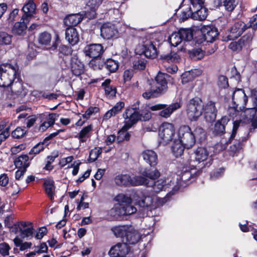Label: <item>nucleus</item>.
Listing matches in <instances>:
<instances>
[{
    "instance_id": "f257e3e1",
    "label": "nucleus",
    "mask_w": 257,
    "mask_h": 257,
    "mask_svg": "<svg viewBox=\"0 0 257 257\" xmlns=\"http://www.w3.org/2000/svg\"><path fill=\"white\" fill-rule=\"evenodd\" d=\"M178 136L179 142L185 145L186 149H189L195 145L197 140L200 142L204 140L206 133L198 125H194L193 130L188 125H182L179 128Z\"/></svg>"
},
{
    "instance_id": "f03ea898",
    "label": "nucleus",
    "mask_w": 257,
    "mask_h": 257,
    "mask_svg": "<svg viewBox=\"0 0 257 257\" xmlns=\"http://www.w3.org/2000/svg\"><path fill=\"white\" fill-rule=\"evenodd\" d=\"M118 202L110 210V215L116 220H121L126 216L136 213L137 208L132 205V199L123 194H119L115 197Z\"/></svg>"
},
{
    "instance_id": "7ed1b4c3",
    "label": "nucleus",
    "mask_w": 257,
    "mask_h": 257,
    "mask_svg": "<svg viewBox=\"0 0 257 257\" xmlns=\"http://www.w3.org/2000/svg\"><path fill=\"white\" fill-rule=\"evenodd\" d=\"M112 230L116 237L121 238L123 243L135 244L139 240V235L133 230L131 226H117L113 227Z\"/></svg>"
},
{
    "instance_id": "20e7f679",
    "label": "nucleus",
    "mask_w": 257,
    "mask_h": 257,
    "mask_svg": "<svg viewBox=\"0 0 257 257\" xmlns=\"http://www.w3.org/2000/svg\"><path fill=\"white\" fill-rule=\"evenodd\" d=\"M19 74L17 65L10 64L0 65V86H10Z\"/></svg>"
},
{
    "instance_id": "39448f33",
    "label": "nucleus",
    "mask_w": 257,
    "mask_h": 257,
    "mask_svg": "<svg viewBox=\"0 0 257 257\" xmlns=\"http://www.w3.org/2000/svg\"><path fill=\"white\" fill-rule=\"evenodd\" d=\"M168 76L166 74L159 72L155 78V81L153 82L149 90L145 92L143 96H152L158 95H162L167 90V83L166 77Z\"/></svg>"
},
{
    "instance_id": "423d86ee",
    "label": "nucleus",
    "mask_w": 257,
    "mask_h": 257,
    "mask_svg": "<svg viewBox=\"0 0 257 257\" xmlns=\"http://www.w3.org/2000/svg\"><path fill=\"white\" fill-rule=\"evenodd\" d=\"M203 104L200 97H193L187 105V115L191 121H196L202 115Z\"/></svg>"
},
{
    "instance_id": "0eeeda50",
    "label": "nucleus",
    "mask_w": 257,
    "mask_h": 257,
    "mask_svg": "<svg viewBox=\"0 0 257 257\" xmlns=\"http://www.w3.org/2000/svg\"><path fill=\"white\" fill-rule=\"evenodd\" d=\"M114 182L119 186L130 187L141 186L144 178L135 176L133 178L128 174H119L114 178Z\"/></svg>"
},
{
    "instance_id": "6e6552de",
    "label": "nucleus",
    "mask_w": 257,
    "mask_h": 257,
    "mask_svg": "<svg viewBox=\"0 0 257 257\" xmlns=\"http://www.w3.org/2000/svg\"><path fill=\"white\" fill-rule=\"evenodd\" d=\"M139 103L140 102L137 101V104H134L132 107L127 108L123 113V116L125 119L124 124L127 125L128 127H131L140 120Z\"/></svg>"
},
{
    "instance_id": "1a4fd4ad",
    "label": "nucleus",
    "mask_w": 257,
    "mask_h": 257,
    "mask_svg": "<svg viewBox=\"0 0 257 257\" xmlns=\"http://www.w3.org/2000/svg\"><path fill=\"white\" fill-rule=\"evenodd\" d=\"M176 133L174 125L168 122H164L159 128V136L161 139L167 144L172 141Z\"/></svg>"
},
{
    "instance_id": "9d476101",
    "label": "nucleus",
    "mask_w": 257,
    "mask_h": 257,
    "mask_svg": "<svg viewBox=\"0 0 257 257\" xmlns=\"http://www.w3.org/2000/svg\"><path fill=\"white\" fill-rule=\"evenodd\" d=\"M195 160L199 163H202V169L209 167L212 164L213 159L210 156L209 157V152L205 147H199L194 152Z\"/></svg>"
},
{
    "instance_id": "9b49d317",
    "label": "nucleus",
    "mask_w": 257,
    "mask_h": 257,
    "mask_svg": "<svg viewBox=\"0 0 257 257\" xmlns=\"http://www.w3.org/2000/svg\"><path fill=\"white\" fill-rule=\"evenodd\" d=\"M139 174L140 175L136 176L141 177L144 178V180L143 183H142L141 185H145L147 187L150 186L149 179L155 181L161 176V173L157 169L154 168L146 167L142 168L139 170Z\"/></svg>"
},
{
    "instance_id": "f8f14e48",
    "label": "nucleus",
    "mask_w": 257,
    "mask_h": 257,
    "mask_svg": "<svg viewBox=\"0 0 257 257\" xmlns=\"http://www.w3.org/2000/svg\"><path fill=\"white\" fill-rule=\"evenodd\" d=\"M246 25L241 21H238L234 23L231 27L229 34L226 36V39L224 41H229L237 38L246 30Z\"/></svg>"
},
{
    "instance_id": "ddd939ff",
    "label": "nucleus",
    "mask_w": 257,
    "mask_h": 257,
    "mask_svg": "<svg viewBox=\"0 0 257 257\" xmlns=\"http://www.w3.org/2000/svg\"><path fill=\"white\" fill-rule=\"evenodd\" d=\"M253 36V32H249L244 35L237 42H232L229 45V48L233 51H239L244 47L249 45L252 41Z\"/></svg>"
},
{
    "instance_id": "4468645a",
    "label": "nucleus",
    "mask_w": 257,
    "mask_h": 257,
    "mask_svg": "<svg viewBox=\"0 0 257 257\" xmlns=\"http://www.w3.org/2000/svg\"><path fill=\"white\" fill-rule=\"evenodd\" d=\"M177 167L181 171V180L185 182L191 181L192 179H195L202 172L201 170L198 169L197 171L192 172V169L190 170L187 163H183L181 166H178Z\"/></svg>"
},
{
    "instance_id": "2eb2a0df",
    "label": "nucleus",
    "mask_w": 257,
    "mask_h": 257,
    "mask_svg": "<svg viewBox=\"0 0 257 257\" xmlns=\"http://www.w3.org/2000/svg\"><path fill=\"white\" fill-rule=\"evenodd\" d=\"M127 245L123 243H118L111 247L109 251L110 257H126L130 250Z\"/></svg>"
},
{
    "instance_id": "dca6fc26",
    "label": "nucleus",
    "mask_w": 257,
    "mask_h": 257,
    "mask_svg": "<svg viewBox=\"0 0 257 257\" xmlns=\"http://www.w3.org/2000/svg\"><path fill=\"white\" fill-rule=\"evenodd\" d=\"M86 56L93 58L99 57L103 52V47L100 44H93L87 45L84 49Z\"/></svg>"
},
{
    "instance_id": "f3484780",
    "label": "nucleus",
    "mask_w": 257,
    "mask_h": 257,
    "mask_svg": "<svg viewBox=\"0 0 257 257\" xmlns=\"http://www.w3.org/2000/svg\"><path fill=\"white\" fill-rule=\"evenodd\" d=\"M201 31L205 40L208 42H213L218 35L217 29L212 26H204Z\"/></svg>"
},
{
    "instance_id": "a211bd4d",
    "label": "nucleus",
    "mask_w": 257,
    "mask_h": 257,
    "mask_svg": "<svg viewBox=\"0 0 257 257\" xmlns=\"http://www.w3.org/2000/svg\"><path fill=\"white\" fill-rule=\"evenodd\" d=\"M117 33V31L115 26L110 23H104L101 27L100 35L103 39H111Z\"/></svg>"
},
{
    "instance_id": "6ab92c4d",
    "label": "nucleus",
    "mask_w": 257,
    "mask_h": 257,
    "mask_svg": "<svg viewBox=\"0 0 257 257\" xmlns=\"http://www.w3.org/2000/svg\"><path fill=\"white\" fill-rule=\"evenodd\" d=\"M230 119L227 116H223L217 120L214 125L213 133L216 136H221L225 133V126Z\"/></svg>"
},
{
    "instance_id": "aec40b11",
    "label": "nucleus",
    "mask_w": 257,
    "mask_h": 257,
    "mask_svg": "<svg viewBox=\"0 0 257 257\" xmlns=\"http://www.w3.org/2000/svg\"><path fill=\"white\" fill-rule=\"evenodd\" d=\"M142 157L145 161L152 167H155L158 163V155L152 150H144L142 153Z\"/></svg>"
},
{
    "instance_id": "412c9836",
    "label": "nucleus",
    "mask_w": 257,
    "mask_h": 257,
    "mask_svg": "<svg viewBox=\"0 0 257 257\" xmlns=\"http://www.w3.org/2000/svg\"><path fill=\"white\" fill-rule=\"evenodd\" d=\"M248 101V97H243V104L244 108L240 113V117L245 122L249 123V121L252 119L253 117L256 115L257 113L256 110L252 108H246L245 107L247 101Z\"/></svg>"
},
{
    "instance_id": "4be33fe9",
    "label": "nucleus",
    "mask_w": 257,
    "mask_h": 257,
    "mask_svg": "<svg viewBox=\"0 0 257 257\" xmlns=\"http://www.w3.org/2000/svg\"><path fill=\"white\" fill-rule=\"evenodd\" d=\"M36 5L32 0H29L23 6L22 10L24 13L22 17V20L26 19V21L29 19L33 17L36 13Z\"/></svg>"
},
{
    "instance_id": "5701e85b",
    "label": "nucleus",
    "mask_w": 257,
    "mask_h": 257,
    "mask_svg": "<svg viewBox=\"0 0 257 257\" xmlns=\"http://www.w3.org/2000/svg\"><path fill=\"white\" fill-rule=\"evenodd\" d=\"M43 186L45 193L51 201L54 200V196L55 194V190L56 186L55 182L52 179L48 178L45 179L43 182Z\"/></svg>"
},
{
    "instance_id": "b1692460",
    "label": "nucleus",
    "mask_w": 257,
    "mask_h": 257,
    "mask_svg": "<svg viewBox=\"0 0 257 257\" xmlns=\"http://www.w3.org/2000/svg\"><path fill=\"white\" fill-rule=\"evenodd\" d=\"M33 157L30 158L27 154H22L19 157H16L14 160V164L16 168H23L27 169L31 164V161Z\"/></svg>"
},
{
    "instance_id": "393cba45",
    "label": "nucleus",
    "mask_w": 257,
    "mask_h": 257,
    "mask_svg": "<svg viewBox=\"0 0 257 257\" xmlns=\"http://www.w3.org/2000/svg\"><path fill=\"white\" fill-rule=\"evenodd\" d=\"M246 141V139L245 137L242 138L241 140H235L233 144L231 145L228 150L229 155L232 157L237 156L239 152L242 149L244 146V142Z\"/></svg>"
},
{
    "instance_id": "a878e982",
    "label": "nucleus",
    "mask_w": 257,
    "mask_h": 257,
    "mask_svg": "<svg viewBox=\"0 0 257 257\" xmlns=\"http://www.w3.org/2000/svg\"><path fill=\"white\" fill-rule=\"evenodd\" d=\"M92 131V124H89L83 127L75 137L79 140L80 143H85L87 140L90 138L91 136V133Z\"/></svg>"
},
{
    "instance_id": "bb28decb",
    "label": "nucleus",
    "mask_w": 257,
    "mask_h": 257,
    "mask_svg": "<svg viewBox=\"0 0 257 257\" xmlns=\"http://www.w3.org/2000/svg\"><path fill=\"white\" fill-rule=\"evenodd\" d=\"M181 97L179 98V101L170 104L168 107H167L166 106L165 108L162 109L159 112V115L165 118L169 117L175 110L181 107Z\"/></svg>"
},
{
    "instance_id": "cd10ccee",
    "label": "nucleus",
    "mask_w": 257,
    "mask_h": 257,
    "mask_svg": "<svg viewBox=\"0 0 257 257\" xmlns=\"http://www.w3.org/2000/svg\"><path fill=\"white\" fill-rule=\"evenodd\" d=\"M205 116L210 117L209 121L214 120L216 116L217 110L215 107V102L209 101L206 105L205 108Z\"/></svg>"
},
{
    "instance_id": "c85d7f7f",
    "label": "nucleus",
    "mask_w": 257,
    "mask_h": 257,
    "mask_svg": "<svg viewBox=\"0 0 257 257\" xmlns=\"http://www.w3.org/2000/svg\"><path fill=\"white\" fill-rule=\"evenodd\" d=\"M244 108V105L239 106V104L234 101V97H232V106L228 108L227 112L229 116L234 118L240 115L242 110Z\"/></svg>"
},
{
    "instance_id": "c756f323",
    "label": "nucleus",
    "mask_w": 257,
    "mask_h": 257,
    "mask_svg": "<svg viewBox=\"0 0 257 257\" xmlns=\"http://www.w3.org/2000/svg\"><path fill=\"white\" fill-rule=\"evenodd\" d=\"M66 39L69 43L75 45L79 41V35L76 29L73 27H69L66 30Z\"/></svg>"
},
{
    "instance_id": "7c9ffc66",
    "label": "nucleus",
    "mask_w": 257,
    "mask_h": 257,
    "mask_svg": "<svg viewBox=\"0 0 257 257\" xmlns=\"http://www.w3.org/2000/svg\"><path fill=\"white\" fill-rule=\"evenodd\" d=\"M82 18V15L79 14H71L65 18L64 24L69 27H73L78 24Z\"/></svg>"
},
{
    "instance_id": "2f4dec72",
    "label": "nucleus",
    "mask_w": 257,
    "mask_h": 257,
    "mask_svg": "<svg viewBox=\"0 0 257 257\" xmlns=\"http://www.w3.org/2000/svg\"><path fill=\"white\" fill-rule=\"evenodd\" d=\"M71 71L74 75L78 76L82 74L84 72V64L77 59L73 60L71 62Z\"/></svg>"
},
{
    "instance_id": "473e14b6",
    "label": "nucleus",
    "mask_w": 257,
    "mask_h": 257,
    "mask_svg": "<svg viewBox=\"0 0 257 257\" xmlns=\"http://www.w3.org/2000/svg\"><path fill=\"white\" fill-rule=\"evenodd\" d=\"M124 106V103L123 102L116 103L113 107L105 113L103 117L104 119H107L113 116H115L121 111Z\"/></svg>"
},
{
    "instance_id": "72a5a7b5",
    "label": "nucleus",
    "mask_w": 257,
    "mask_h": 257,
    "mask_svg": "<svg viewBox=\"0 0 257 257\" xmlns=\"http://www.w3.org/2000/svg\"><path fill=\"white\" fill-rule=\"evenodd\" d=\"M127 125L124 124L121 129L117 132L116 140L118 143H121L124 141H128L131 138V135L127 130L131 127H128Z\"/></svg>"
},
{
    "instance_id": "f704fd0d",
    "label": "nucleus",
    "mask_w": 257,
    "mask_h": 257,
    "mask_svg": "<svg viewBox=\"0 0 257 257\" xmlns=\"http://www.w3.org/2000/svg\"><path fill=\"white\" fill-rule=\"evenodd\" d=\"M161 59L163 63H172L177 62L179 60V55L174 52L163 54L161 55Z\"/></svg>"
},
{
    "instance_id": "c9c22d12",
    "label": "nucleus",
    "mask_w": 257,
    "mask_h": 257,
    "mask_svg": "<svg viewBox=\"0 0 257 257\" xmlns=\"http://www.w3.org/2000/svg\"><path fill=\"white\" fill-rule=\"evenodd\" d=\"M185 148V145L181 142L177 143L175 142L172 146L171 150L175 157L178 158L181 157L183 154Z\"/></svg>"
},
{
    "instance_id": "e433bc0d",
    "label": "nucleus",
    "mask_w": 257,
    "mask_h": 257,
    "mask_svg": "<svg viewBox=\"0 0 257 257\" xmlns=\"http://www.w3.org/2000/svg\"><path fill=\"white\" fill-rule=\"evenodd\" d=\"M25 20L26 19H21L20 22L15 23L13 28L14 33L17 35H22L26 32L27 27Z\"/></svg>"
},
{
    "instance_id": "4c0bfd02",
    "label": "nucleus",
    "mask_w": 257,
    "mask_h": 257,
    "mask_svg": "<svg viewBox=\"0 0 257 257\" xmlns=\"http://www.w3.org/2000/svg\"><path fill=\"white\" fill-rule=\"evenodd\" d=\"M243 122L241 119L239 120H236L233 121V127H232V130L231 132V134L229 137V138L228 139V140L226 142V145H228L231 143V142L234 139L236 135L237 134V132L238 131V129L241 123H242Z\"/></svg>"
},
{
    "instance_id": "58836bf2",
    "label": "nucleus",
    "mask_w": 257,
    "mask_h": 257,
    "mask_svg": "<svg viewBox=\"0 0 257 257\" xmlns=\"http://www.w3.org/2000/svg\"><path fill=\"white\" fill-rule=\"evenodd\" d=\"M220 4L224 7L225 9L228 12H232L237 4L236 0H218Z\"/></svg>"
},
{
    "instance_id": "ea45409f",
    "label": "nucleus",
    "mask_w": 257,
    "mask_h": 257,
    "mask_svg": "<svg viewBox=\"0 0 257 257\" xmlns=\"http://www.w3.org/2000/svg\"><path fill=\"white\" fill-rule=\"evenodd\" d=\"M207 16V10L205 7L201 8L199 11L192 14V18L194 20L202 21L205 20Z\"/></svg>"
},
{
    "instance_id": "a19ab883",
    "label": "nucleus",
    "mask_w": 257,
    "mask_h": 257,
    "mask_svg": "<svg viewBox=\"0 0 257 257\" xmlns=\"http://www.w3.org/2000/svg\"><path fill=\"white\" fill-rule=\"evenodd\" d=\"M101 153L102 148L100 147H95L94 149H92L90 151L88 161L90 163L95 162Z\"/></svg>"
},
{
    "instance_id": "79ce46f5",
    "label": "nucleus",
    "mask_w": 257,
    "mask_h": 257,
    "mask_svg": "<svg viewBox=\"0 0 257 257\" xmlns=\"http://www.w3.org/2000/svg\"><path fill=\"white\" fill-rule=\"evenodd\" d=\"M144 54L147 57L154 58L157 56V50L152 44H150L148 46H145Z\"/></svg>"
},
{
    "instance_id": "37998d69",
    "label": "nucleus",
    "mask_w": 257,
    "mask_h": 257,
    "mask_svg": "<svg viewBox=\"0 0 257 257\" xmlns=\"http://www.w3.org/2000/svg\"><path fill=\"white\" fill-rule=\"evenodd\" d=\"M28 131L25 126L17 127L12 132V137L14 139H20L23 138L27 133Z\"/></svg>"
},
{
    "instance_id": "c03bdc74",
    "label": "nucleus",
    "mask_w": 257,
    "mask_h": 257,
    "mask_svg": "<svg viewBox=\"0 0 257 257\" xmlns=\"http://www.w3.org/2000/svg\"><path fill=\"white\" fill-rule=\"evenodd\" d=\"M47 147L45 144H44L42 142H40L35 145L30 151L29 155H38L40 152L43 151V150Z\"/></svg>"
},
{
    "instance_id": "a18cd8bd",
    "label": "nucleus",
    "mask_w": 257,
    "mask_h": 257,
    "mask_svg": "<svg viewBox=\"0 0 257 257\" xmlns=\"http://www.w3.org/2000/svg\"><path fill=\"white\" fill-rule=\"evenodd\" d=\"M179 32H175L170 36L169 41L172 46H177L182 41Z\"/></svg>"
},
{
    "instance_id": "49530a36",
    "label": "nucleus",
    "mask_w": 257,
    "mask_h": 257,
    "mask_svg": "<svg viewBox=\"0 0 257 257\" xmlns=\"http://www.w3.org/2000/svg\"><path fill=\"white\" fill-rule=\"evenodd\" d=\"M106 69L111 73L115 72L118 68V63L112 59H108L105 62Z\"/></svg>"
},
{
    "instance_id": "de8ad7c7",
    "label": "nucleus",
    "mask_w": 257,
    "mask_h": 257,
    "mask_svg": "<svg viewBox=\"0 0 257 257\" xmlns=\"http://www.w3.org/2000/svg\"><path fill=\"white\" fill-rule=\"evenodd\" d=\"M179 32L182 40L190 41L193 39V33L191 30L181 29Z\"/></svg>"
},
{
    "instance_id": "09e8293b",
    "label": "nucleus",
    "mask_w": 257,
    "mask_h": 257,
    "mask_svg": "<svg viewBox=\"0 0 257 257\" xmlns=\"http://www.w3.org/2000/svg\"><path fill=\"white\" fill-rule=\"evenodd\" d=\"M182 77V82L183 83H186L190 81H192L195 76L194 75V72L193 71H186L183 73L181 76Z\"/></svg>"
},
{
    "instance_id": "8fccbe9b",
    "label": "nucleus",
    "mask_w": 257,
    "mask_h": 257,
    "mask_svg": "<svg viewBox=\"0 0 257 257\" xmlns=\"http://www.w3.org/2000/svg\"><path fill=\"white\" fill-rule=\"evenodd\" d=\"M192 7L189 8L192 12V14L201 9L204 8L203 2L202 0H191Z\"/></svg>"
},
{
    "instance_id": "3c124183",
    "label": "nucleus",
    "mask_w": 257,
    "mask_h": 257,
    "mask_svg": "<svg viewBox=\"0 0 257 257\" xmlns=\"http://www.w3.org/2000/svg\"><path fill=\"white\" fill-rule=\"evenodd\" d=\"M12 36L6 32L0 33V45H9L12 42Z\"/></svg>"
},
{
    "instance_id": "603ef678",
    "label": "nucleus",
    "mask_w": 257,
    "mask_h": 257,
    "mask_svg": "<svg viewBox=\"0 0 257 257\" xmlns=\"http://www.w3.org/2000/svg\"><path fill=\"white\" fill-rule=\"evenodd\" d=\"M51 40V35L47 32H44L40 34L39 38V42L43 45H48Z\"/></svg>"
},
{
    "instance_id": "864d4df0",
    "label": "nucleus",
    "mask_w": 257,
    "mask_h": 257,
    "mask_svg": "<svg viewBox=\"0 0 257 257\" xmlns=\"http://www.w3.org/2000/svg\"><path fill=\"white\" fill-rule=\"evenodd\" d=\"M140 115V121H149L151 119L152 113L149 110L147 109H142L139 111Z\"/></svg>"
},
{
    "instance_id": "5fc2aeb1",
    "label": "nucleus",
    "mask_w": 257,
    "mask_h": 257,
    "mask_svg": "<svg viewBox=\"0 0 257 257\" xmlns=\"http://www.w3.org/2000/svg\"><path fill=\"white\" fill-rule=\"evenodd\" d=\"M225 172V168L221 167L211 172L210 174V179L215 180L221 177Z\"/></svg>"
},
{
    "instance_id": "6e6d98bb",
    "label": "nucleus",
    "mask_w": 257,
    "mask_h": 257,
    "mask_svg": "<svg viewBox=\"0 0 257 257\" xmlns=\"http://www.w3.org/2000/svg\"><path fill=\"white\" fill-rule=\"evenodd\" d=\"M190 56L192 58L196 60H200L204 57V52L199 48L193 49L190 52Z\"/></svg>"
},
{
    "instance_id": "4d7b16f0",
    "label": "nucleus",
    "mask_w": 257,
    "mask_h": 257,
    "mask_svg": "<svg viewBox=\"0 0 257 257\" xmlns=\"http://www.w3.org/2000/svg\"><path fill=\"white\" fill-rule=\"evenodd\" d=\"M217 85L221 88H225L229 86L228 79L226 76L221 75L218 78Z\"/></svg>"
},
{
    "instance_id": "13d9d810",
    "label": "nucleus",
    "mask_w": 257,
    "mask_h": 257,
    "mask_svg": "<svg viewBox=\"0 0 257 257\" xmlns=\"http://www.w3.org/2000/svg\"><path fill=\"white\" fill-rule=\"evenodd\" d=\"M34 233V228L33 226L28 227L26 229L21 230L20 235L22 238L32 237Z\"/></svg>"
},
{
    "instance_id": "bf43d9fd",
    "label": "nucleus",
    "mask_w": 257,
    "mask_h": 257,
    "mask_svg": "<svg viewBox=\"0 0 257 257\" xmlns=\"http://www.w3.org/2000/svg\"><path fill=\"white\" fill-rule=\"evenodd\" d=\"M10 249L11 247L8 243L4 242L0 243V253L3 256L9 255Z\"/></svg>"
},
{
    "instance_id": "052dcab7",
    "label": "nucleus",
    "mask_w": 257,
    "mask_h": 257,
    "mask_svg": "<svg viewBox=\"0 0 257 257\" xmlns=\"http://www.w3.org/2000/svg\"><path fill=\"white\" fill-rule=\"evenodd\" d=\"M48 232L47 228L46 227H39L35 236L37 239H41Z\"/></svg>"
},
{
    "instance_id": "680f3d73",
    "label": "nucleus",
    "mask_w": 257,
    "mask_h": 257,
    "mask_svg": "<svg viewBox=\"0 0 257 257\" xmlns=\"http://www.w3.org/2000/svg\"><path fill=\"white\" fill-rule=\"evenodd\" d=\"M135 69L144 70L146 67V62L143 60H138L134 62Z\"/></svg>"
},
{
    "instance_id": "e2e57ef3",
    "label": "nucleus",
    "mask_w": 257,
    "mask_h": 257,
    "mask_svg": "<svg viewBox=\"0 0 257 257\" xmlns=\"http://www.w3.org/2000/svg\"><path fill=\"white\" fill-rule=\"evenodd\" d=\"M105 95H109L110 96H114L116 94V89L115 87H112L110 85L105 86L104 87Z\"/></svg>"
},
{
    "instance_id": "0e129e2a",
    "label": "nucleus",
    "mask_w": 257,
    "mask_h": 257,
    "mask_svg": "<svg viewBox=\"0 0 257 257\" xmlns=\"http://www.w3.org/2000/svg\"><path fill=\"white\" fill-rule=\"evenodd\" d=\"M18 169L15 172V179L16 180H20L26 172L27 169L17 168Z\"/></svg>"
},
{
    "instance_id": "69168bd1",
    "label": "nucleus",
    "mask_w": 257,
    "mask_h": 257,
    "mask_svg": "<svg viewBox=\"0 0 257 257\" xmlns=\"http://www.w3.org/2000/svg\"><path fill=\"white\" fill-rule=\"evenodd\" d=\"M9 179L7 174L3 173L0 175V185L6 187L9 183Z\"/></svg>"
},
{
    "instance_id": "338daca9",
    "label": "nucleus",
    "mask_w": 257,
    "mask_h": 257,
    "mask_svg": "<svg viewBox=\"0 0 257 257\" xmlns=\"http://www.w3.org/2000/svg\"><path fill=\"white\" fill-rule=\"evenodd\" d=\"M9 130L10 127H7L0 134V145L2 144V142L5 141L10 136Z\"/></svg>"
},
{
    "instance_id": "774afa93",
    "label": "nucleus",
    "mask_w": 257,
    "mask_h": 257,
    "mask_svg": "<svg viewBox=\"0 0 257 257\" xmlns=\"http://www.w3.org/2000/svg\"><path fill=\"white\" fill-rule=\"evenodd\" d=\"M100 60L99 59H92L89 63V66L94 70L100 69L99 64Z\"/></svg>"
}]
</instances>
